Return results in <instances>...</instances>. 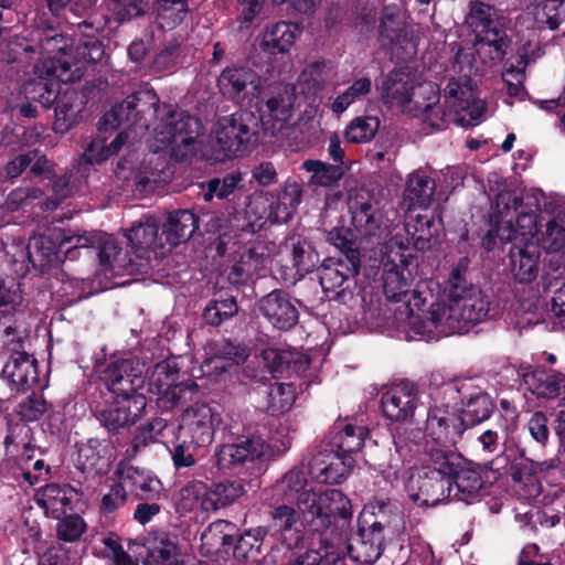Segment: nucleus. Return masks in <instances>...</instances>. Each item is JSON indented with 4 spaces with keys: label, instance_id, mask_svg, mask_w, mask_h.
Masks as SVG:
<instances>
[{
    "label": "nucleus",
    "instance_id": "bf43d9fd",
    "mask_svg": "<svg viewBox=\"0 0 565 565\" xmlns=\"http://www.w3.org/2000/svg\"><path fill=\"white\" fill-rule=\"evenodd\" d=\"M262 358L274 377L284 376L291 371H299L302 364L301 355L290 350L267 348L262 352Z\"/></svg>",
    "mask_w": 565,
    "mask_h": 565
},
{
    "label": "nucleus",
    "instance_id": "a19ab883",
    "mask_svg": "<svg viewBox=\"0 0 565 565\" xmlns=\"http://www.w3.org/2000/svg\"><path fill=\"white\" fill-rule=\"evenodd\" d=\"M54 61H56V56L51 60V65L46 68V77L39 76L31 78L23 84L22 89L25 99L40 104L45 110L51 108L57 99L60 82H68L63 81L53 73L52 67Z\"/></svg>",
    "mask_w": 565,
    "mask_h": 565
},
{
    "label": "nucleus",
    "instance_id": "f704fd0d",
    "mask_svg": "<svg viewBox=\"0 0 565 565\" xmlns=\"http://www.w3.org/2000/svg\"><path fill=\"white\" fill-rule=\"evenodd\" d=\"M236 524L227 520H216L201 533L200 553L205 557L232 555Z\"/></svg>",
    "mask_w": 565,
    "mask_h": 565
},
{
    "label": "nucleus",
    "instance_id": "e433bc0d",
    "mask_svg": "<svg viewBox=\"0 0 565 565\" xmlns=\"http://www.w3.org/2000/svg\"><path fill=\"white\" fill-rule=\"evenodd\" d=\"M17 414L22 423L38 422L44 415L43 430H49L52 435L61 431L63 424V414L55 412L52 404H49L43 395L32 392L28 397L18 405Z\"/></svg>",
    "mask_w": 565,
    "mask_h": 565
},
{
    "label": "nucleus",
    "instance_id": "6e6d98bb",
    "mask_svg": "<svg viewBox=\"0 0 565 565\" xmlns=\"http://www.w3.org/2000/svg\"><path fill=\"white\" fill-rule=\"evenodd\" d=\"M275 490L281 494L285 503L295 502L297 508L300 504L302 494L316 492L315 488L309 487L307 475L302 468L294 467L284 475L281 480L276 483Z\"/></svg>",
    "mask_w": 565,
    "mask_h": 565
},
{
    "label": "nucleus",
    "instance_id": "f257e3e1",
    "mask_svg": "<svg viewBox=\"0 0 565 565\" xmlns=\"http://www.w3.org/2000/svg\"><path fill=\"white\" fill-rule=\"evenodd\" d=\"M305 527L319 535L321 547H332L347 540L353 518L351 500L339 489L302 494L298 507Z\"/></svg>",
    "mask_w": 565,
    "mask_h": 565
},
{
    "label": "nucleus",
    "instance_id": "ea45409f",
    "mask_svg": "<svg viewBox=\"0 0 565 565\" xmlns=\"http://www.w3.org/2000/svg\"><path fill=\"white\" fill-rule=\"evenodd\" d=\"M264 546L270 547V541L264 524L243 530L236 526L232 552L235 562L247 563L250 559H256L262 555Z\"/></svg>",
    "mask_w": 565,
    "mask_h": 565
},
{
    "label": "nucleus",
    "instance_id": "49530a36",
    "mask_svg": "<svg viewBox=\"0 0 565 565\" xmlns=\"http://www.w3.org/2000/svg\"><path fill=\"white\" fill-rule=\"evenodd\" d=\"M425 433L417 427L397 426L393 431V443L396 452L404 462L411 463L420 455L427 458V444L425 441Z\"/></svg>",
    "mask_w": 565,
    "mask_h": 565
},
{
    "label": "nucleus",
    "instance_id": "39448f33",
    "mask_svg": "<svg viewBox=\"0 0 565 565\" xmlns=\"http://www.w3.org/2000/svg\"><path fill=\"white\" fill-rule=\"evenodd\" d=\"M452 491L445 462V451L430 447L427 452V465L412 475L407 482L408 495L418 507L431 508L452 498Z\"/></svg>",
    "mask_w": 565,
    "mask_h": 565
},
{
    "label": "nucleus",
    "instance_id": "aec40b11",
    "mask_svg": "<svg viewBox=\"0 0 565 565\" xmlns=\"http://www.w3.org/2000/svg\"><path fill=\"white\" fill-rule=\"evenodd\" d=\"M34 499L52 519H60L68 512H84L86 509L84 492L70 483H47L36 490Z\"/></svg>",
    "mask_w": 565,
    "mask_h": 565
},
{
    "label": "nucleus",
    "instance_id": "7ed1b4c3",
    "mask_svg": "<svg viewBox=\"0 0 565 565\" xmlns=\"http://www.w3.org/2000/svg\"><path fill=\"white\" fill-rule=\"evenodd\" d=\"M203 135L202 120L177 106H169L156 129L157 141L164 148L169 147L171 157L179 162L196 153L200 138Z\"/></svg>",
    "mask_w": 565,
    "mask_h": 565
},
{
    "label": "nucleus",
    "instance_id": "338daca9",
    "mask_svg": "<svg viewBox=\"0 0 565 565\" xmlns=\"http://www.w3.org/2000/svg\"><path fill=\"white\" fill-rule=\"evenodd\" d=\"M380 129V119L375 116H358L353 118L344 130V137L351 143H366L371 141Z\"/></svg>",
    "mask_w": 565,
    "mask_h": 565
},
{
    "label": "nucleus",
    "instance_id": "dca6fc26",
    "mask_svg": "<svg viewBox=\"0 0 565 565\" xmlns=\"http://www.w3.org/2000/svg\"><path fill=\"white\" fill-rule=\"evenodd\" d=\"M444 315H447L446 323L461 333L486 319H495L500 311L498 305L480 288L476 295L463 298L461 302L444 305Z\"/></svg>",
    "mask_w": 565,
    "mask_h": 565
},
{
    "label": "nucleus",
    "instance_id": "9b49d317",
    "mask_svg": "<svg viewBox=\"0 0 565 565\" xmlns=\"http://www.w3.org/2000/svg\"><path fill=\"white\" fill-rule=\"evenodd\" d=\"M159 97L153 89L138 90L111 107L98 121L99 130L117 129L120 126L135 131L148 128V115H156Z\"/></svg>",
    "mask_w": 565,
    "mask_h": 565
},
{
    "label": "nucleus",
    "instance_id": "473e14b6",
    "mask_svg": "<svg viewBox=\"0 0 565 565\" xmlns=\"http://www.w3.org/2000/svg\"><path fill=\"white\" fill-rule=\"evenodd\" d=\"M369 436L370 430L366 426L356 425L345 419H338L332 425L328 435V441L324 445L330 447V450L355 458L361 452Z\"/></svg>",
    "mask_w": 565,
    "mask_h": 565
},
{
    "label": "nucleus",
    "instance_id": "774afa93",
    "mask_svg": "<svg viewBox=\"0 0 565 565\" xmlns=\"http://www.w3.org/2000/svg\"><path fill=\"white\" fill-rule=\"evenodd\" d=\"M207 492V484L203 481L192 480L184 484L178 492L175 499V511L183 515L195 510L202 509V500Z\"/></svg>",
    "mask_w": 565,
    "mask_h": 565
},
{
    "label": "nucleus",
    "instance_id": "e2e57ef3",
    "mask_svg": "<svg viewBox=\"0 0 565 565\" xmlns=\"http://www.w3.org/2000/svg\"><path fill=\"white\" fill-rule=\"evenodd\" d=\"M22 300L19 284L14 279L0 278V318L17 322V316L21 315L19 307Z\"/></svg>",
    "mask_w": 565,
    "mask_h": 565
},
{
    "label": "nucleus",
    "instance_id": "c85d7f7f",
    "mask_svg": "<svg viewBox=\"0 0 565 565\" xmlns=\"http://www.w3.org/2000/svg\"><path fill=\"white\" fill-rule=\"evenodd\" d=\"M89 93L87 88H66L64 92L58 89V97L54 103L53 130L55 132L65 134L82 120Z\"/></svg>",
    "mask_w": 565,
    "mask_h": 565
},
{
    "label": "nucleus",
    "instance_id": "4be33fe9",
    "mask_svg": "<svg viewBox=\"0 0 565 565\" xmlns=\"http://www.w3.org/2000/svg\"><path fill=\"white\" fill-rule=\"evenodd\" d=\"M356 463L355 458L330 450L321 445L308 462L309 472L321 483L339 484L347 480Z\"/></svg>",
    "mask_w": 565,
    "mask_h": 565
},
{
    "label": "nucleus",
    "instance_id": "6e6552de",
    "mask_svg": "<svg viewBox=\"0 0 565 565\" xmlns=\"http://www.w3.org/2000/svg\"><path fill=\"white\" fill-rule=\"evenodd\" d=\"M148 392L157 395V406L162 412H171L182 402L191 399L199 386L191 379H182L174 358L154 364L147 376Z\"/></svg>",
    "mask_w": 565,
    "mask_h": 565
},
{
    "label": "nucleus",
    "instance_id": "72a5a7b5",
    "mask_svg": "<svg viewBox=\"0 0 565 565\" xmlns=\"http://www.w3.org/2000/svg\"><path fill=\"white\" fill-rule=\"evenodd\" d=\"M376 89L385 105L406 106L412 100L414 85L406 67H395L387 74H381Z\"/></svg>",
    "mask_w": 565,
    "mask_h": 565
},
{
    "label": "nucleus",
    "instance_id": "052dcab7",
    "mask_svg": "<svg viewBox=\"0 0 565 565\" xmlns=\"http://www.w3.org/2000/svg\"><path fill=\"white\" fill-rule=\"evenodd\" d=\"M351 210V222L363 236H373L381 228V216L370 201L355 202Z\"/></svg>",
    "mask_w": 565,
    "mask_h": 565
},
{
    "label": "nucleus",
    "instance_id": "393cba45",
    "mask_svg": "<svg viewBox=\"0 0 565 565\" xmlns=\"http://www.w3.org/2000/svg\"><path fill=\"white\" fill-rule=\"evenodd\" d=\"M262 316L277 330L289 331L299 322L295 299L284 289H274L258 300Z\"/></svg>",
    "mask_w": 565,
    "mask_h": 565
},
{
    "label": "nucleus",
    "instance_id": "8fccbe9b",
    "mask_svg": "<svg viewBox=\"0 0 565 565\" xmlns=\"http://www.w3.org/2000/svg\"><path fill=\"white\" fill-rule=\"evenodd\" d=\"M297 31L296 24L285 21L266 26L260 42L262 50L270 55L288 52L296 41Z\"/></svg>",
    "mask_w": 565,
    "mask_h": 565
},
{
    "label": "nucleus",
    "instance_id": "13d9d810",
    "mask_svg": "<svg viewBox=\"0 0 565 565\" xmlns=\"http://www.w3.org/2000/svg\"><path fill=\"white\" fill-rule=\"evenodd\" d=\"M478 43L492 47L494 58L503 60L511 45V39L507 34L505 19L495 18L488 28L480 29L476 33Z\"/></svg>",
    "mask_w": 565,
    "mask_h": 565
},
{
    "label": "nucleus",
    "instance_id": "1a4fd4ad",
    "mask_svg": "<svg viewBox=\"0 0 565 565\" xmlns=\"http://www.w3.org/2000/svg\"><path fill=\"white\" fill-rule=\"evenodd\" d=\"M433 404L428 408L425 431L430 437L429 448L452 450L467 430L455 403L443 399L441 384L431 393Z\"/></svg>",
    "mask_w": 565,
    "mask_h": 565
},
{
    "label": "nucleus",
    "instance_id": "79ce46f5",
    "mask_svg": "<svg viewBox=\"0 0 565 565\" xmlns=\"http://www.w3.org/2000/svg\"><path fill=\"white\" fill-rule=\"evenodd\" d=\"M246 493L242 479H224L207 486V492L202 500V511L215 512L232 505Z\"/></svg>",
    "mask_w": 565,
    "mask_h": 565
},
{
    "label": "nucleus",
    "instance_id": "603ef678",
    "mask_svg": "<svg viewBox=\"0 0 565 565\" xmlns=\"http://www.w3.org/2000/svg\"><path fill=\"white\" fill-rule=\"evenodd\" d=\"M97 248L99 263L106 270L109 269L114 273L121 270L132 271L137 265L128 252L122 250L114 236L105 235L98 237Z\"/></svg>",
    "mask_w": 565,
    "mask_h": 565
},
{
    "label": "nucleus",
    "instance_id": "cd10ccee",
    "mask_svg": "<svg viewBox=\"0 0 565 565\" xmlns=\"http://www.w3.org/2000/svg\"><path fill=\"white\" fill-rule=\"evenodd\" d=\"M412 40V32L403 19L401 9L395 6H385L381 10L377 25V42L381 50L396 52Z\"/></svg>",
    "mask_w": 565,
    "mask_h": 565
},
{
    "label": "nucleus",
    "instance_id": "423d86ee",
    "mask_svg": "<svg viewBox=\"0 0 565 565\" xmlns=\"http://www.w3.org/2000/svg\"><path fill=\"white\" fill-rule=\"evenodd\" d=\"M495 211L500 222L504 223L505 238H513L522 243L532 242L540 232V205L535 198L518 193L516 191H501L495 198Z\"/></svg>",
    "mask_w": 565,
    "mask_h": 565
},
{
    "label": "nucleus",
    "instance_id": "5701e85b",
    "mask_svg": "<svg viewBox=\"0 0 565 565\" xmlns=\"http://www.w3.org/2000/svg\"><path fill=\"white\" fill-rule=\"evenodd\" d=\"M217 87L227 100L235 103L249 102L259 93L260 77L250 67L231 65L218 75Z\"/></svg>",
    "mask_w": 565,
    "mask_h": 565
},
{
    "label": "nucleus",
    "instance_id": "37998d69",
    "mask_svg": "<svg viewBox=\"0 0 565 565\" xmlns=\"http://www.w3.org/2000/svg\"><path fill=\"white\" fill-rule=\"evenodd\" d=\"M296 399L295 387L291 383L276 382L270 384L266 390L265 408L266 414L263 415L262 425L258 428L269 435L267 426L271 425L274 417L288 412Z\"/></svg>",
    "mask_w": 565,
    "mask_h": 565
},
{
    "label": "nucleus",
    "instance_id": "2f4dec72",
    "mask_svg": "<svg viewBox=\"0 0 565 565\" xmlns=\"http://www.w3.org/2000/svg\"><path fill=\"white\" fill-rule=\"evenodd\" d=\"M268 259L264 246L249 247L230 267L226 274L228 284L236 289L253 285L262 277V270L265 269Z\"/></svg>",
    "mask_w": 565,
    "mask_h": 565
},
{
    "label": "nucleus",
    "instance_id": "7c9ffc66",
    "mask_svg": "<svg viewBox=\"0 0 565 565\" xmlns=\"http://www.w3.org/2000/svg\"><path fill=\"white\" fill-rule=\"evenodd\" d=\"M76 468L83 473L103 476L108 473L113 460V447L109 439L88 438L76 444Z\"/></svg>",
    "mask_w": 565,
    "mask_h": 565
},
{
    "label": "nucleus",
    "instance_id": "5fc2aeb1",
    "mask_svg": "<svg viewBox=\"0 0 565 565\" xmlns=\"http://www.w3.org/2000/svg\"><path fill=\"white\" fill-rule=\"evenodd\" d=\"M350 168L351 166L328 163L318 159H308L301 163V169L311 173L309 184L322 188L338 185Z\"/></svg>",
    "mask_w": 565,
    "mask_h": 565
},
{
    "label": "nucleus",
    "instance_id": "0eeeda50",
    "mask_svg": "<svg viewBox=\"0 0 565 565\" xmlns=\"http://www.w3.org/2000/svg\"><path fill=\"white\" fill-rule=\"evenodd\" d=\"M406 237H394L383 262V291L391 302L403 301L409 292L418 269V256L408 246Z\"/></svg>",
    "mask_w": 565,
    "mask_h": 565
},
{
    "label": "nucleus",
    "instance_id": "2eb2a0df",
    "mask_svg": "<svg viewBox=\"0 0 565 565\" xmlns=\"http://www.w3.org/2000/svg\"><path fill=\"white\" fill-rule=\"evenodd\" d=\"M360 269L361 260L355 256L349 260L335 256L324 258L319 267V281L329 300L348 303L353 298Z\"/></svg>",
    "mask_w": 565,
    "mask_h": 565
},
{
    "label": "nucleus",
    "instance_id": "412c9836",
    "mask_svg": "<svg viewBox=\"0 0 565 565\" xmlns=\"http://www.w3.org/2000/svg\"><path fill=\"white\" fill-rule=\"evenodd\" d=\"M75 53L76 56L72 57L71 53L64 52L53 62V73L63 81L79 79L85 64L100 62L105 51L102 41L92 36V33H86V39L79 40Z\"/></svg>",
    "mask_w": 565,
    "mask_h": 565
},
{
    "label": "nucleus",
    "instance_id": "ddd939ff",
    "mask_svg": "<svg viewBox=\"0 0 565 565\" xmlns=\"http://www.w3.org/2000/svg\"><path fill=\"white\" fill-rule=\"evenodd\" d=\"M444 451L450 488L454 489V484L456 486L454 494L451 493L452 499L472 503L480 497L481 490L488 482V468L467 460L454 450L445 449Z\"/></svg>",
    "mask_w": 565,
    "mask_h": 565
},
{
    "label": "nucleus",
    "instance_id": "f8f14e48",
    "mask_svg": "<svg viewBox=\"0 0 565 565\" xmlns=\"http://www.w3.org/2000/svg\"><path fill=\"white\" fill-rule=\"evenodd\" d=\"M270 541V552L297 547L308 540L307 529L300 520V512L292 504L274 503L266 511L264 524Z\"/></svg>",
    "mask_w": 565,
    "mask_h": 565
},
{
    "label": "nucleus",
    "instance_id": "a18cd8bd",
    "mask_svg": "<svg viewBox=\"0 0 565 565\" xmlns=\"http://www.w3.org/2000/svg\"><path fill=\"white\" fill-rule=\"evenodd\" d=\"M131 253L137 258L148 257L151 250L164 248L160 227L154 221L132 225L125 234Z\"/></svg>",
    "mask_w": 565,
    "mask_h": 565
},
{
    "label": "nucleus",
    "instance_id": "864d4df0",
    "mask_svg": "<svg viewBox=\"0 0 565 565\" xmlns=\"http://www.w3.org/2000/svg\"><path fill=\"white\" fill-rule=\"evenodd\" d=\"M145 548L146 565L171 564L172 559L179 555L178 537L167 532H157L146 540Z\"/></svg>",
    "mask_w": 565,
    "mask_h": 565
},
{
    "label": "nucleus",
    "instance_id": "a211bd4d",
    "mask_svg": "<svg viewBox=\"0 0 565 565\" xmlns=\"http://www.w3.org/2000/svg\"><path fill=\"white\" fill-rule=\"evenodd\" d=\"M146 407V396H114L111 402L95 412V416L109 435L117 436L135 425L142 417Z\"/></svg>",
    "mask_w": 565,
    "mask_h": 565
},
{
    "label": "nucleus",
    "instance_id": "69168bd1",
    "mask_svg": "<svg viewBox=\"0 0 565 565\" xmlns=\"http://www.w3.org/2000/svg\"><path fill=\"white\" fill-rule=\"evenodd\" d=\"M412 242L417 252L429 250L438 237L439 227L435 218L427 215H417L413 225Z\"/></svg>",
    "mask_w": 565,
    "mask_h": 565
},
{
    "label": "nucleus",
    "instance_id": "09e8293b",
    "mask_svg": "<svg viewBox=\"0 0 565 565\" xmlns=\"http://www.w3.org/2000/svg\"><path fill=\"white\" fill-rule=\"evenodd\" d=\"M469 259L468 257H461L450 271L444 289V295L447 299L446 305H454L461 302L463 298L476 295L479 286L468 280Z\"/></svg>",
    "mask_w": 565,
    "mask_h": 565
},
{
    "label": "nucleus",
    "instance_id": "de8ad7c7",
    "mask_svg": "<svg viewBox=\"0 0 565 565\" xmlns=\"http://www.w3.org/2000/svg\"><path fill=\"white\" fill-rule=\"evenodd\" d=\"M285 248L290 254L292 268L299 277L313 271L320 264V255L313 243L300 235L291 236L285 242Z\"/></svg>",
    "mask_w": 565,
    "mask_h": 565
},
{
    "label": "nucleus",
    "instance_id": "4468645a",
    "mask_svg": "<svg viewBox=\"0 0 565 565\" xmlns=\"http://www.w3.org/2000/svg\"><path fill=\"white\" fill-rule=\"evenodd\" d=\"M4 331L6 350L10 355L2 369V377L9 382L12 390H31L39 384L38 360L25 351L24 338H15L14 327L8 326Z\"/></svg>",
    "mask_w": 565,
    "mask_h": 565
},
{
    "label": "nucleus",
    "instance_id": "f3484780",
    "mask_svg": "<svg viewBox=\"0 0 565 565\" xmlns=\"http://www.w3.org/2000/svg\"><path fill=\"white\" fill-rule=\"evenodd\" d=\"M100 380L115 397L146 396L138 392L146 384L143 365L132 358L110 360L100 372Z\"/></svg>",
    "mask_w": 565,
    "mask_h": 565
},
{
    "label": "nucleus",
    "instance_id": "f03ea898",
    "mask_svg": "<svg viewBox=\"0 0 565 565\" xmlns=\"http://www.w3.org/2000/svg\"><path fill=\"white\" fill-rule=\"evenodd\" d=\"M259 120L249 110H238L217 121L211 145L213 159L223 162L249 153L258 142Z\"/></svg>",
    "mask_w": 565,
    "mask_h": 565
},
{
    "label": "nucleus",
    "instance_id": "4c0bfd02",
    "mask_svg": "<svg viewBox=\"0 0 565 565\" xmlns=\"http://www.w3.org/2000/svg\"><path fill=\"white\" fill-rule=\"evenodd\" d=\"M117 473L125 489L137 500L153 501L159 499L163 491V484L158 477L138 467L127 466Z\"/></svg>",
    "mask_w": 565,
    "mask_h": 565
},
{
    "label": "nucleus",
    "instance_id": "20e7f679",
    "mask_svg": "<svg viewBox=\"0 0 565 565\" xmlns=\"http://www.w3.org/2000/svg\"><path fill=\"white\" fill-rule=\"evenodd\" d=\"M266 437L268 434L258 428V423L255 427L252 423L244 425L242 434L231 430L228 441L215 448L213 455L215 466L222 472L235 471L247 463L269 458L271 448Z\"/></svg>",
    "mask_w": 565,
    "mask_h": 565
},
{
    "label": "nucleus",
    "instance_id": "b1692460",
    "mask_svg": "<svg viewBox=\"0 0 565 565\" xmlns=\"http://www.w3.org/2000/svg\"><path fill=\"white\" fill-rule=\"evenodd\" d=\"M519 375L525 388L536 398L565 402V374L544 366L521 365Z\"/></svg>",
    "mask_w": 565,
    "mask_h": 565
},
{
    "label": "nucleus",
    "instance_id": "3c124183",
    "mask_svg": "<svg viewBox=\"0 0 565 565\" xmlns=\"http://www.w3.org/2000/svg\"><path fill=\"white\" fill-rule=\"evenodd\" d=\"M435 194V181L422 171L408 175L403 200L408 210L426 209L430 205Z\"/></svg>",
    "mask_w": 565,
    "mask_h": 565
},
{
    "label": "nucleus",
    "instance_id": "0e129e2a",
    "mask_svg": "<svg viewBox=\"0 0 565 565\" xmlns=\"http://www.w3.org/2000/svg\"><path fill=\"white\" fill-rule=\"evenodd\" d=\"M447 315H444V306L431 302L427 312L407 316L409 328L419 335L428 337L438 329L443 320H446Z\"/></svg>",
    "mask_w": 565,
    "mask_h": 565
},
{
    "label": "nucleus",
    "instance_id": "9d476101",
    "mask_svg": "<svg viewBox=\"0 0 565 565\" xmlns=\"http://www.w3.org/2000/svg\"><path fill=\"white\" fill-rule=\"evenodd\" d=\"M441 394L455 403L467 429L488 420L495 409L492 397L469 379L441 383Z\"/></svg>",
    "mask_w": 565,
    "mask_h": 565
},
{
    "label": "nucleus",
    "instance_id": "c9c22d12",
    "mask_svg": "<svg viewBox=\"0 0 565 565\" xmlns=\"http://www.w3.org/2000/svg\"><path fill=\"white\" fill-rule=\"evenodd\" d=\"M541 247L534 242L513 244L509 252L511 271L520 284L534 281L540 273Z\"/></svg>",
    "mask_w": 565,
    "mask_h": 565
},
{
    "label": "nucleus",
    "instance_id": "58836bf2",
    "mask_svg": "<svg viewBox=\"0 0 565 565\" xmlns=\"http://www.w3.org/2000/svg\"><path fill=\"white\" fill-rule=\"evenodd\" d=\"M200 217L190 210H178L168 214L167 221L160 227L164 246L175 247L186 242L199 230Z\"/></svg>",
    "mask_w": 565,
    "mask_h": 565
},
{
    "label": "nucleus",
    "instance_id": "680f3d73",
    "mask_svg": "<svg viewBox=\"0 0 565 565\" xmlns=\"http://www.w3.org/2000/svg\"><path fill=\"white\" fill-rule=\"evenodd\" d=\"M238 312V305L234 296L211 299L203 310V321L206 324L218 327L232 319Z\"/></svg>",
    "mask_w": 565,
    "mask_h": 565
},
{
    "label": "nucleus",
    "instance_id": "6ab92c4d",
    "mask_svg": "<svg viewBox=\"0 0 565 565\" xmlns=\"http://www.w3.org/2000/svg\"><path fill=\"white\" fill-rule=\"evenodd\" d=\"M221 422L216 407L209 403H194L183 412L179 433L190 438L189 443L207 447L213 443L215 428Z\"/></svg>",
    "mask_w": 565,
    "mask_h": 565
},
{
    "label": "nucleus",
    "instance_id": "c756f323",
    "mask_svg": "<svg viewBox=\"0 0 565 565\" xmlns=\"http://www.w3.org/2000/svg\"><path fill=\"white\" fill-rule=\"evenodd\" d=\"M419 395L415 384L402 382L392 386L381 397L384 416L394 422H406L414 416Z\"/></svg>",
    "mask_w": 565,
    "mask_h": 565
},
{
    "label": "nucleus",
    "instance_id": "4d7b16f0",
    "mask_svg": "<svg viewBox=\"0 0 565 565\" xmlns=\"http://www.w3.org/2000/svg\"><path fill=\"white\" fill-rule=\"evenodd\" d=\"M511 487L522 500L535 499L542 492L537 473L529 465H514L510 470Z\"/></svg>",
    "mask_w": 565,
    "mask_h": 565
},
{
    "label": "nucleus",
    "instance_id": "c03bdc74",
    "mask_svg": "<svg viewBox=\"0 0 565 565\" xmlns=\"http://www.w3.org/2000/svg\"><path fill=\"white\" fill-rule=\"evenodd\" d=\"M292 114L291 103L284 95L269 97L258 107L259 126L271 136L280 132Z\"/></svg>",
    "mask_w": 565,
    "mask_h": 565
},
{
    "label": "nucleus",
    "instance_id": "bb28decb",
    "mask_svg": "<svg viewBox=\"0 0 565 565\" xmlns=\"http://www.w3.org/2000/svg\"><path fill=\"white\" fill-rule=\"evenodd\" d=\"M380 524L376 522L358 523L355 536L348 544L349 556L361 564L372 565L385 550V533L380 532Z\"/></svg>",
    "mask_w": 565,
    "mask_h": 565
},
{
    "label": "nucleus",
    "instance_id": "a878e982",
    "mask_svg": "<svg viewBox=\"0 0 565 565\" xmlns=\"http://www.w3.org/2000/svg\"><path fill=\"white\" fill-rule=\"evenodd\" d=\"M65 234L61 227L49 228L45 234L34 237L28 246L29 258L42 273L60 266L67 258L64 256Z\"/></svg>",
    "mask_w": 565,
    "mask_h": 565
}]
</instances>
